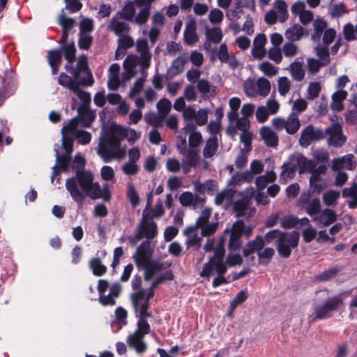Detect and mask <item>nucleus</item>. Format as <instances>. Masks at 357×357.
Listing matches in <instances>:
<instances>
[{"label":"nucleus","instance_id":"e2e57ef3","mask_svg":"<svg viewBox=\"0 0 357 357\" xmlns=\"http://www.w3.org/2000/svg\"><path fill=\"white\" fill-rule=\"evenodd\" d=\"M211 210L208 208H205L202 211L201 215L197 218L196 222L197 227L201 228L204 227L206 223H208L211 216Z\"/></svg>","mask_w":357,"mask_h":357},{"label":"nucleus","instance_id":"bb28decb","mask_svg":"<svg viewBox=\"0 0 357 357\" xmlns=\"http://www.w3.org/2000/svg\"><path fill=\"white\" fill-rule=\"evenodd\" d=\"M320 199L317 197L313 198L304 208L306 213L311 217L319 215L322 211Z\"/></svg>","mask_w":357,"mask_h":357},{"label":"nucleus","instance_id":"0eeeda50","mask_svg":"<svg viewBox=\"0 0 357 357\" xmlns=\"http://www.w3.org/2000/svg\"><path fill=\"white\" fill-rule=\"evenodd\" d=\"M59 24L63 29V33L60 39V45H75L73 40H69L68 36L72 33L73 29L76 24V21L66 16L63 10L59 16Z\"/></svg>","mask_w":357,"mask_h":357},{"label":"nucleus","instance_id":"f704fd0d","mask_svg":"<svg viewBox=\"0 0 357 357\" xmlns=\"http://www.w3.org/2000/svg\"><path fill=\"white\" fill-rule=\"evenodd\" d=\"M164 119L165 118L160 114H157L154 112H149L145 115V121L146 123L155 128L162 126Z\"/></svg>","mask_w":357,"mask_h":357},{"label":"nucleus","instance_id":"20e7f679","mask_svg":"<svg viewBox=\"0 0 357 357\" xmlns=\"http://www.w3.org/2000/svg\"><path fill=\"white\" fill-rule=\"evenodd\" d=\"M300 234L297 231L282 232L276 241V249L279 256L284 259L289 258L292 250L298 246Z\"/></svg>","mask_w":357,"mask_h":357},{"label":"nucleus","instance_id":"ddd939ff","mask_svg":"<svg viewBox=\"0 0 357 357\" xmlns=\"http://www.w3.org/2000/svg\"><path fill=\"white\" fill-rule=\"evenodd\" d=\"M337 219L335 212L329 208H324L313 220L317 222L321 227H328L336 222Z\"/></svg>","mask_w":357,"mask_h":357},{"label":"nucleus","instance_id":"864d4df0","mask_svg":"<svg viewBox=\"0 0 357 357\" xmlns=\"http://www.w3.org/2000/svg\"><path fill=\"white\" fill-rule=\"evenodd\" d=\"M268 58L275 62L280 63L282 59V50L280 46H273L268 51Z\"/></svg>","mask_w":357,"mask_h":357},{"label":"nucleus","instance_id":"79ce46f5","mask_svg":"<svg viewBox=\"0 0 357 357\" xmlns=\"http://www.w3.org/2000/svg\"><path fill=\"white\" fill-rule=\"evenodd\" d=\"M299 223V219L294 215L284 216L281 222L280 226L283 229H291L295 227Z\"/></svg>","mask_w":357,"mask_h":357},{"label":"nucleus","instance_id":"c9c22d12","mask_svg":"<svg viewBox=\"0 0 357 357\" xmlns=\"http://www.w3.org/2000/svg\"><path fill=\"white\" fill-rule=\"evenodd\" d=\"M183 155H185V159L183 160V162H185L190 167L197 166L199 158L197 150L188 149Z\"/></svg>","mask_w":357,"mask_h":357},{"label":"nucleus","instance_id":"338daca9","mask_svg":"<svg viewBox=\"0 0 357 357\" xmlns=\"http://www.w3.org/2000/svg\"><path fill=\"white\" fill-rule=\"evenodd\" d=\"M144 82L145 80L143 78H139L135 82L133 86L132 87L129 92V97L130 98H133V97L136 94H138L142 91V90L143 89Z\"/></svg>","mask_w":357,"mask_h":357},{"label":"nucleus","instance_id":"c756f323","mask_svg":"<svg viewBox=\"0 0 357 357\" xmlns=\"http://www.w3.org/2000/svg\"><path fill=\"white\" fill-rule=\"evenodd\" d=\"M206 37L208 42L218 44L221 41L222 38V30L220 27L207 29L206 31Z\"/></svg>","mask_w":357,"mask_h":357},{"label":"nucleus","instance_id":"9d476101","mask_svg":"<svg viewBox=\"0 0 357 357\" xmlns=\"http://www.w3.org/2000/svg\"><path fill=\"white\" fill-rule=\"evenodd\" d=\"M227 267L224 261H211L208 260L204 264L200 276L209 278L213 272L215 271L217 275L226 273Z\"/></svg>","mask_w":357,"mask_h":357},{"label":"nucleus","instance_id":"c85d7f7f","mask_svg":"<svg viewBox=\"0 0 357 357\" xmlns=\"http://www.w3.org/2000/svg\"><path fill=\"white\" fill-rule=\"evenodd\" d=\"M135 13V6L132 2L128 3L121 12L116 14V16L122 20L132 21Z\"/></svg>","mask_w":357,"mask_h":357},{"label":"nucleus","instance_id":"b1692460","mask_svg":"<svg viewBox=\"0 0 357 357\" xmlns=\"http://www.w3.org/2000/svg\"><path fill=\"white\" fill-rule=\"evenodd\" d=\"M218 149V137L217 136H212L206 142L203 150V155L206 158H211L216 153Z\"/></svg>","mask_w":357,"mask_h":357},{"label":"nucleus","instance_id":"052dcab7","mask_svg":"<svg viewBox=\"0 0 357 357\" xmlns=\"http://www.w3.org/2000/svg\"><path fill=\"white\" fill-rule=\"evenodd\" d=\"M324 63L319 60L310 58L307 59L308 70L313 74L318 73L322 66H324Z\"/></svg>","mask_w":357,"mask_h":357},{"label":"nucleus","instance_id":"3c124183","mask_svg":"<svg viewBox=\"0 0 357 357\" xmlns=\"http://www.w3.org/2000/svg\"><path fill=\"white\" fill-rule=\"evenodd\" d=\"M75 138L77 139L78 142L82 145L89 144L91 140V135L86 130H77L75 133Z\"/></svg>","mask_w":357,"mask_h":357},{"label":"nucleus","instance_id":"72a5a7b5","mask_svg":"<svg viewBox=\"0 0 357 357\" xmlns=\"http://www.w3.org/2000/svg\"><path fill=\"white\" fill-rule=\"evenodd\" d=\"M257 86L258 93L260 96L266 97L269 94L271 86L270 82L267 79L264 77L259 78L257 80Z\"/></svg>","mask_w":357,"mask_h":357},{"label":"nucleus","instance_id":"a18cd8bd","mask_svg":"<svg viewBox=\"0 0 357 357\" xmlns=\"http://www.w3.org/2000/svg\"><path fill=\"white\" fill-rule=\"evenodd\" d=\"M127 197L129 199L132 207H136L139 204V197L135 188L132 185H129L127 190Z\"/></svg>","mask_w":357,"mask_h":357},{"label":"nucleus","instance_id":"39448f33","mask_svg":"<svg viewBox=\"0 0 357 357\" xmlns=\"http://www.w3.org/2000/svg\"><path fill=\"white\" fill-rule=\"evenodd\" d=\"M120 19L119 17L114 16L110 20L109 30L119 37L118 45H135L134 40L128 36L130 29L129 24Z\"/></svg>","mask_w":357,"mask_h":357},{"label":"nucleus","instance_id":"aec40b11","mask_svg":"<svg viewBox=\"0 0 357 357\" xmlns=\"http://www.w3.org/2000/svg\"><path fill=\"white\" fill-rule=\"evenodd\" d=\"M141 267L144 268V280L149 281L152 279L153 275L158 271H162L164 268L163 264L157 261H151L148 264H144Z\"/></svg>","mask_w":357,"mask_h":357},{"label":"nucleus","instance_id":"7ed1b4c3","mask_svg":"<svg viewBox=\"0 0 357 357\" xmlns=\"http://www.w3.org/2000/svg\"><path fill=\"white\" fill-rule=\"evenodd\" d=\"M343 305L344 301L341 295L328 297L323 304L317 305L314 307V313L310 316L312 321L330 318L333 312L338 311Z\"/></svg>","mask_w":357,"mask_h":357},{"label":"nucleus","instance_id":"4be33fe9","mask_svg":"<svg viewBox=\"0 0 357 357\" xmlns=\"http://www.w3.org/2000/svg\"><path fill=\"white\" fill-rule=\"evenodd\" d=\"M89 266L93 274L97 277H101L106 274L107 268L102 264L99 257H93L89 260Z\"/></svg>","mask_w":357,"mask_h":357},{"label":"nucleus","instance_id":"f8f14e48","mask_svg":"<svg viewBox=\"0 0 357 357\" xmlns=\"http://www.w3.org/2000/svg\"><path fill=\"white\" fill-rule=\"evenodd\" d=\"M127 344L138 354L145 353L148 349L146 343L144 341V337L137 333H132L128 336Z\"/></svg>","mask_w":357,"mask_h":357},{"label":"nucleus","instance_id":"4c0bfd02","mask_svg":"<svg viewBox=\"0 0 357 357\" xmlns=\"http://www.w3.org/2000/svg\"><path fill=\"white\" fill-rule=\"evenodd\" d=\"M249 206L248 200L243 199L237 200L234 204V211L236 213V217L240 218L245 215V211Z\"/></svg>","mask_w":357,"mask_h":357},{"label":"nucleus","instance_id":"69168bd1","mask_svg":"<svg viewBox=\"0 0 357 357\" xmlns=\"http://www.w3.org/2000/svg\"><path fill=\"white\" fill-rule=\"evenodd\" d=\"M138 52L140 53L142 64H149L151 61V54L149 52V46H136Z\"/></svg>","mask_w":357,"mask_h":357},{"label":"nucleus","instance_id":"6e6d98bb","mask_svg":"<svg viewBox=\"0 0 357 357\" xmlns=\"http://www.w3.org/2000/svg\"><path fill=\"white\" fill-rule=\"evenodd\" d=\"M66 6L65 8L69 10L70 13H73L79 11L82 7V3L80 2L81 0H63Z\"/></svg>","mask_w":357,"mask_h":357},{"label":"nucleus","instance_id":"ea45409f","mask_svg":"<svg viewBox=\"0 0 357 357\" xmlns=\"http://www.w3.org/2000/svg\"><path fill=\"white\" fill-rule=\"evenodd\" d=\"M171 107H172L171 102L165 98H162L157 103V108L158 110V114H160L165 119L166 118L167 115L169 114V112L171 109Z\"/></svg>","mask_w":357,"mask_h":357},{"label":"nucleus","instance_id":"dca6fc26","mask_svg":"<svg viewBox=\"0 0 357 357\" xmlns=\"http://www.w3.org/2000/svg\"><path fill=\"white\" fill-rule=\"evenodd\" d=\"M184 43L186 45H194L198 42L197 33V24L194 20H190L185 24L184 34Z\"/></svg>","mask_w":357,"mask_h":357},{"label":"nucleus","instance_id":"680f3d73","mask_svg":"<svg viewBox=\"0 0 357 357\" xmlns=\"http://www.w3.org/2000/svg\"><path fill=\"white\" fill-rule=\"evenodd\" d=\"M248 298L247 291L245 290L240 291L231 302L230 307L232 309L236 307L238 305L243 303Z\"/></svg>","mask_w":357,"mask_h":357},{"label":"nucleus","instance_id":"37998d69","mask_svg":"<svg viewBox=\"0 0 357 357\" xmlns=\"http://www.w3.org/2000/svg\"><path fill=\"white\" fill-rule=\"evenodd\" d=\"M321 89V85L319 82H310L307 88V99L314 100L317 98L320 93Z\"/></svg>","mask_w":357,"mask_h":357},{"label":"nucleus","instance_id":"4d7b16f0","mask_svg":"<svg viewBox=\"0 0 357 357\" xmlns=\"http://www.w3.org/2000/svg\"><path fill=\"white\" fill-rule=\"evenodd\" d=\"M86 196L88 195L92 199L100 198L101 188L98 183H93L92 187L85 191Z\"/></svg>","mask_w":357,"mask_h":357},{"label":"nucleus","instance_id":"2f4dec72","mask_svg":"<svg viewBox=\"0 0 357 357\" xmlns=\"http://www.w3.org/2000/svg\"><path fill=\"white\" fill-rule=\"evenodd\" d=\"M56 165H58L63 172H66L68 169L70 165L71 154H67L65 153V154L60 155L56 151Z\"/></svg>","mask_w":357,"mask_h":357},{"label":"nucleus","instance_id":"423d86ee","mask_svg":"<svg viewBox=\"0 0 357 357\" xmlns=\"http://www.w3.org/2000/svg\"><path fill=\"white\" fill-rule=\"evenodd\" d=\"M324 132V135L328 136V144L330 146L341 147L347 141V137L343 134L342 126L340 123H332Z\"/></svg>","mask_w":357,"mask_h":357},{"label":"nucleus","instance_id":"f257e3e1","mask_svg":"<svg viewBox=\"0 0 357 357\" xmlns=\"http://www.w3.org/2000/svg\"><path fill=\"white\" fill-rule=\"evenodd\" d=\"M126 136V130L121 127L112 128L104 133L98 144V154L105 162L124 157L126 150L121 148V142Z\"/></svg>","mask_w":357,"mask_h":357},{"label":"nucleus","instance_id":"7c9ffc66","mask_svg":"<svg viewBox=\"0 0 357 357\" xmlns=\"http://www.w3.org/2000/svg\"><path fill=\"white\" fill-rule=\"evenodd\" d=\"M275 255V250L272 248H266L258 252L259 263L263 265H268Z\"/></svg>","mask_w":357,"mask_h":357},{"label":"nucleus","instance_id":"a878e982","mask_svg":"<svg viewBox=\"0 0 357 357\" xmlns=\"http://www.w3.org/2000/svg\"><path fill=\"white\" fill-rule=\"evenodd\" d=\"M289 72L292 78L297 82L303 81L305 75L303 64L299 61H294L290 64Z\"/></svg>","mask_w":357,"mask_h":357},{"label":"nucleus","instance_id":"a211bd4d","mask_svg":"<svg viewBox=\"0 0 357 357\" xmlns=\"http://www.w3.org/2000/svg\"><path fill=\"white\" fill-rule=\"evenodd\" d=\"M260 135L268 147H276L278 144V136L268 126H263L260 129Z\"/></svg>","mask_w":357,"mask_h":357},{"label":"nucleus","instance_id":"cd10ccee","mask_svg":"<svg viewBox=\"0 0 357 357\" xmlns=\"http://www.w3.org/2000/svg\"><path fill=\"white\" fill-rule=\"evenodd\" d=\"M62 146L67 154H71L73 151V139L75 133L62 132Z\"/></svg>","mask_w":357,"mask_h":357},{"label":"nucleus","instance_id":"49530a36","mask_svg":"<svg viewBox=\"0 0 357 357\" xmlns=\"http://www.w3.org/2000/svg\"><path fill=\"white\" fill-rule=\"evenodd\" d=\"M60 50H61L62 54L63 53L65 59L69 63H72L75 61V46H61Z\"/></svg>","mask_w":357,"mask_h":357},{"label":"nucleus","instance_id":"f3484780","mask_svg":"<svg viewBox=\"0 0 357 357\" xmlns=\"http://www.w3.org/2000/svg\"><path fill=\"white\" fill-rule=\"evenodd\" d=\"M137 231L142 234L144 238L147 239L154 238L157 234V224L153 220L150 222L141 221L137 227Z\"/></svg>","mask_w":357,"mask_h":357},{"label":"nucleus","instance_id":"e433bc0d","mask_svg":"<svg viewBox=\"0 0 357 357\" xmlns=\"http://www.w3.org/2000/svg\"><path fill=\"white\" fill-rule=\"evenodd\" d=\"M315 52L320 61L327 66L330 63L328 46H316Z\"/></svg>","mask_w":357,"mask_h":357},{"label":"nucleus","instance_id":"6ab92c4d","mask_svg":"<svg viewBox=\"0 0 357 357\" xmlns=\"http://www.w3.org/2000/svg\"><path fill=\"white\" fill-rule=\"evenodd\" d=\"M304 35L303 28L299 24H295L286 31L284 36L289 42L284 45H294L293 42L299 40Z\"/></svg>","mask_w":357,"mask_h":357},{"label":"nucleus","instance_id":"473e14b6","mask_svg":"<svg viewBox=\"0 0 357 357\" xmlns=\"http://www.w3.org/2000/svg\"><path fill=\"white\" fill-rule=\"evenodd\" d=\"M342 31L347 41L350 42L357 39V24L354 26L351 23H347L344 26Z\"/></svg>","mask_w":357,"mask_h":357},{"label":"nucleus","instance_id":"58836bf2","mask_svg":"<svg viewBox=\"0 0 357 357\" xmlns=\"http://www.w3.org/2000/svg\"><path fill=\"white\" fill-rule=\"evenodd\" d=\"M340 271V269L337 266L328 268L317 275V280L321 282L328 281L330 279L335 278Z\"/></svg>","mask_w":357,"mask_h":357},{"label":"nucleus","instance_id":"2eb2a0df","mask_svg":"<svg viewBox=\"0 0 357 357\" xmlns=\"http://www.w3.org/2000/svg\"><path fill=\"white\" fill-rule=\"evenodd\" d=\"M77 112V118L81 126L84 128H89L95 120V114L89 109L88 106L84 105H82L78 107Z\"/></svg>","mask_w":357,"mask_h":357},{"label":"nucleus","instance_id":"4468645a","mask_svg":"<svg viewBox=\"0 0 357 357\" xmlns=\"http://www.w3.org/2000/svg\"><path fill=\"white\" fill-rule=\"evenodd\" d=\"M265 246L264 238L261 235H257L255 239L248 242L245 248H243V255L245 257H248L251 255L260 252Z\"/></svg>","mask_w":357,"mask_h":357},{"label":"nucleus","instance_id":"bf43d9fd","mask_svg":"<svg viewBox=\"0 0 357 357\" xmlns=\"http://www.w3.org/2000/svg\"><path fill=\"white\" fill-rule=\"evenodd\" d=\"M302 236L303 238V241L305 243H309L316 238L317 230L311 225H309L307 228L303 229L302 232Z\"/></svg>","mask_w":357,"mask_h":357},{"label":"nucleus","instance_id":"6e6552de","mask_svg":"<svg viewBox=\"0 0 357 357\" xmlns=\"http://www.w3.org/2000/svg\"><path fill=\"white\" fill-rule=\"evenodd\" d=\"M324 138V132L321 129H314L312 125L307 126L301 132L299 144L303 147H307L312 141H318Z\"/></svg>","mask_w":357,"mask_h":357},{"label":"nucleus","instance_id":"c03bdc74","mask_svg":"<svg viewBox=\"0 0 357 357\" xmlns=\"http://www.w3.org/2000/svg\"><path fill=\"white\" fill-rule=\"evenodd\" d=\"M62 61V51L61 50H53L48 52V63L49 64L61 65Z\"/></svg>","mask_w":357,"mask_h":357},{"label":"nucleus","instance_id":"13d9d810","mask_svg":"<svg viewBox=\"0 0 357 357\" xmlns=\"http://www.w3.org/2000/svg\"><path fill=\"white\" fill-rule=\"evenodd\" d=\"M245 230V222L243 220H238L234 222L231 228L230 233L237 236H243Z\"/></svg>","mask_w":357,"mask_h":357},{"label":"nucleus","instance_id":"0e129e2a","mask_svg":"<svg viewBox=\"0 0 357 357\" xmlns=\"http://www.w3.org/2000/svg\"><path fill=\"white\" fill-rule=\"evenodd\" d=\"M151 327L146 320H140L137 321V329L134 333L142 335L143 337L150 333Z\"/></svg>","mask_w":357,"mask_h":357},{"label":"nucleus","instance_id":"603ef678","mask_svg":"<svg viewBox=\"0 0 357 357\" xmlns=\"http://www.w3.org/2000/svg\"><path fill=\"white\" fill-rule=\"evenodd\" d=\"M292 160H294L297 168H299V173L302 174L307 171V165L305 162L308 160L305 156L302 155H292Z\"/></svg>","mask_w":357,"mask_h":357},{"label":"nucleus","instance_id":"774afa93","mask_svg":"<svg viewBox=\"0 0 357 357\" xmlns=\"http://www.w3.org/2000/svg\"><path fill=\"white\" fill-rule=\"evenodd\" d=\"M269 114H271L265 107H259L256 112V118L257 121L261 123L266 122L268 118Z\"/></svg>","mask_w":357,"mask_h":357},{"label":"nucleus","instance_id":"8fccbe9b","mask_svg":"<svg viewBox=\"0 0 357 357\" xmlns=\"http://www.w3.org/2000/svg\"><path fill=\"white\" fill-rule=\"evenodd\" d=\"M241 236L230 234L228 248L231 251L239 250L242 245Z\"/></svg>","mask_w":357,"mask_h":357},{"label":"nucleus","instance_id":"a19ab883","mask_svg":"<svg viewBox=\"0 0 357 357\" xmlns=\"http://www.w3.org/2000/svg\"><path fill=\"white\" fill-rule=\"evenodd\" d=\"M339 197V192L335 190H330L324 193L323 202L328 206H333L336 204Z\"/></svg>","mask_w":357,"mask_h":357},{"label":"nucleus","instance_id":"5701e85b","mask_svg":"<svg viewBox=\"0 0 357 357\" xmlns=\"http://www.w3.org/2000/svg\"><path fill=\"white\" fill-rule=\"evenodd\" d=\"M282 171L280 174V179L292 178L295 176L297 167L294 160H292V155L289 158L288 162L282 166Z\"/></svg>","mask_w":357,"mask_h":357},{"label":"nucleus","instance_id":"1a4fd4ad","mask_svg":"<svg viewBox=\"0 0 357 357\" xmlns=\"http://www.w3.org/2000/svg\"><path fill=\"white\" fill-rule=\"evenodd\" d=\"M153 251L151 248V244L149 241H144L137 248L136 252L133 255V259L138 268L144 264L153 261L151 259Z\"/></svg>","mask_w":357,"mask_h":357},{"label":"nucleus","instance_id":"f03ea898","mask_svg":"<svg viewBox=\"0 0 357 357\" xmlns=\"http://www.w3.org/2000/svg\"><path fill=\"white\" fill-rule=\"evenodd\" d=\"M93 176L90 172H84L82 170H77L75 177H71L66 180V188L70 192L73 199L77 203L79 206L84 204L86 197V194L82 192L77 185V182L83 191H86L93 183Z\"/></svg>","mask_w":357,"mask_h":357},{"label":"nucleus","instance_id":"393cba45","mask_svg":"<svg viewBox=\"0 0 357 357\" xmlns=\"http://www.w3.org/2000/svg\"><path fill=\"white\" fill-rule=\"evenodd\" d=\"M287 126H285L286 132L289 135L295 134L300 128V120L295 113H291L286 120Z\"/></svg>","mask_w":357,"mask_h":357},{"label":"nucleus","instance_id":"412c9836","mask_svg":"<svg viewBox=\"0 0 357 357\" xmlns=\"http://www.w3.org/2000/svg\"><path fill=\"white\" fill-rule=\"evenodd\" d=\"M347 92L344 90H338L332 95L331 108L336 112H341L344 105L342 102L347 97Z\"/></svg>","mask_w":357,"mask_h":357},{"label":"nucleus","instance_id":"9b49d317","mask_svg":"<svg viewBox=\"0 0 357 357\" xmlns=\"http://www.w3.org/2000/svg\"><path fill=\"white\" fill-rule=\"evenodd\" d=\"M146 290L141 289L131 295V301L132 307L135 311H149V301L144 300Z\"/></svg>","mask_w":357,"mask_h":357},{"label":"nucleus","instance_id":"5fc2aeb1","mask_svg":"<svg viewBox=\"0 0 357 357\" xmlns=\"http://www.w3.org/2000/svg\"><path fill=\"white\" fill-rule=\"evenodd\" d=\"M150 15V9L149 8H143L141 9L139 14L135 18V22L137 24L142 25L144 24Z\"/></svg>","mask_w":357,"mask_h":357},{"label":"nucleus","instance_id":"de8ad7c7","mask_svg":"<svg viewBox=\"0 0 357 357\" xmlns=\"http://www.w3.org/2000/svg\"><path fill=\"white\" fill-rule=\"evenodd\" d=\"M183 70V66L178 60H174L170 68L167 70L168 79L181 74Z\"/></svg>","mask_w":357,"mask_h":357},{"label":"nucleus","instance_id":"09e8293b","mask_svg":"<svg viewBox=\"0 0 357 357\" xmlns=\"http://www.w3.org/2000/svg\"><path fill=\"white\" fill-rule=\"evenodd\" d=\"M291 83L287 77H281L278 79L279 93L284 96L290 90Z\"/></svg>","mask_w":357,"mask_h":357}]
</instances>
